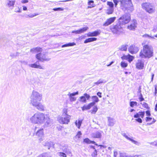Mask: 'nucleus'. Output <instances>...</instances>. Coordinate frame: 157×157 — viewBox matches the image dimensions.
I'll list each match as a JSON object with an SVG mask.
<instances>
[{
    "instance_id": "nucleus-11",
    "label": "nucleus",
    "mask_w": 157,
    "mask_h": 157,
    "mask_svg": "<svg viewBox=\"0 0 157 157\" xmlns=\"http://www.w3.org/2000/svg\"><path fill=\"white\" fill-rule=\"evenodd\" d=\"M52 120L50 118L49 116L46 115L45 118L44 120V124L43 127L44 128H47L51 126L53 124Z\"/></svg>"
},
{
    "instance_id": "nucleus-10",
    "label": "nucleus",
    "mask_w": 157,
    "mask_h": 157,
    "mask_svg": "<svg viewBox=\"0 0 157 157\" xmlns=\"http://www.w3.org/2000/svg\"><path fill=\"white\" fill-rule=\"evenodd\" d=\"M145 112L141 110L138 113H136L135 114L133 117L136 118L135 121L139 123H141L142 122V120L141 118H143L144 116Z\"/></svg>"
},
{
    "instance_id": "nucleus-61",
    "label": "nucleus",
    "mask_w": 157,
    "mask_h": 157,
    "mask_svg": "<svg viewBox=\"0 0 157 157\" xmlns=\"http://www.w3.org/2000/svg\"><path fill=\"white\" fill-rule=\"evenodd\" d=\"M86 37L85 35H82L79 37V40H81L82 39H85Z\"/></svg>"
},
{
    "instance_id": "nucleus-23",
    "label": "nucleus",
    "mask_w": 157,
    "mask_h": 157,
    "mask_svg": "<svg viewBox=\"0 0 157 157\" xmlns=\"http://www.w3.org/2000/svg\"><path fill=\"white\" fill-rule=\"evenodd\" d=\"M108 125L110 126H113L114 124V119L113 118L110 117H108Z\"/></svg>"
},
{
    "instance_id": "nucleus-33",
    "label": "nucleus",
    "mask_w": 157,
    "mask_h": 157,
    "mask_svg": "<svg viewBox=\"0 0 157 157\" xmlns=\"http://www.w3.org/2000/svg\"><path fill=\"white\" fill-rule=\"evenodd\" d=\"M90 144H95V145L96 146H99L100 147V148L103 147L104 148H105L106 147V146L103 145H98L94 141H91L90 140Z\"/></svg>"
},
{
    "instance_id": "nucleus-44",
    "label": "nucleus",
    "mask_w": 157,
    "mask_h": 157,
    "mask_svg": "<svg viewBox=\"0 0 157 157\" xmlns=\"http://www.w3.org/2000/svg\"><path fill=\"white\" fill-rule=\"evenodd\" d=\"M113 8H110L108 10H107V14H111L113 13Z\"/></svg>"
},
{
    "instance_id": "nucleus-51",
    "label": "nucleus",
    "mask_w": 157,
    "mask_h": 157,
    "mask_svg": "<svg viewBox=\"0 0 157 157\" xmlns=\"http://www.w3.org/2000/svg\"><path fill=\"white\" fill-rule=\"evenodd\" d=\"M122 135L127 140H130L131 138L128 137L125 133H122Z\"/></svg>"
},
{
    "instance_id": "nucleus-41",
    "label": "nucleus",
    "mask_w": 157,
    "mask_h": 157,
    "mask_svg": "<svg viewBox=\"0 0 157 157\" xmlns=\"http://www.w3.org/2000/svg\"><path fill=\"white\" fill-rule=\"evenodd\" d=\"M119 157H132V156L127 155L125 153H120Z\"/></svg>"
},
{
    "instance_id": "nucleus-53",
    "label": "nucleus",
    "mask_w": 157,
    "mask_h": 157,
    "mask_svg": "<svg viewBox=\"0 0 157 157\" xmlns=\"http://www.w3.org/2000/svg\"><path fill=\"white\" fill-rule=\"evenodd\" d=\"M128 55H124L121 57L122 60H127L128 59Z\"/></svg>"
},
{
    "instance_id": "nucleus-13",
    "label": "nucleus",
    "mask_w": 157,
    "mask_h": 157,
    "mask_svg": "<svg viewBox=\"0 0 157 157\" xmlns=\"http://www.w3.org/2000/svg\"><path fill=\"white\" fill-rule=\"evenodd\" d=\"M90 98V96L87 93H85L82 96L79 98L80 101L83 103H86V100H88Z\"/></svg>"
},
{
    "instance_id": "nucleus-9",
    "label": "nucleus",
    "mask_w": 157,
    "mask_h": 157,
    "mask_svg": "<svg viewBox=\"0 0 157 157\" xmlns=\"http://www.w3.org/2000/svg\"><path fill=\"white\" fill-rule=\"evenodd\" d=\"M35 57L37 59L42 62L45 61L48 62L51 59V58L47 57L45 54L42 53H39L36 54Z\"/></svg>"
},
{
    "instance_id": "nucleus-50",
    "label": "nucleus",
    "mask_w": 157,
    "mask_h": 157,
    "mask_svg": "<svg viewBox=\"0 0 157 157\" xmlns=\"http://www.w3.org/2000/svg\"><path fill=\"white\" fill-rule=\"evenodd\" d=\"M53 10L54 11H63V9L61 7H58V8H53Z\"/></svg>"
},
{
    "instance_id": "nucleus-32",
    "label": "nucleus",
    "mask_w": 157,
    "mask_h": 157,
    "mask_svg": "<svg viewBox=\"0 0 157 157\" xmlns=\"http://www.w3.org/2000/svg\"><path fill=\"white\" fill-rule=\"evenodd\" d=\"M15 1L9 0L7 3L8 6H13L15 3Z\"/></svg>"
},
{
    "instance_id": "nucleus-39",
    "label": "nucleus",
    "mask_w": 157,
    "mask_h": 157,
    "mask_svg": "<svg viewBox=\"0 0 157 157\" xmlns=\"http://www.w3.org/2000/svg\"><path fill=\"white\" fill-rule=\"evenodd\" d=\"M130 141H131L133 143L138 146H139L140 144V142H138L136 141L135 140H134L132 139V138L131 139Z\"/></svg>"
},
{
    "instance_id": "nucleus-40",
    "label": "nucleus",
    "mask_w": 157,
    "mask_h": 157,
    "mask_svg": "<svg viewBox=\"0 0 157 157\" xmlns=\"http://www.w3.org/2000/svg\"><path fill=\"white\" fill-rule=\"evenodd\" d=\"M82 133L80 131L78 132L77 135L75 136L76 138H78V139L80 138L81 136Z\"/></svg>"
},
{
    "instance_id": "nucleus-57",
    "label": "nucleus",
    "mask_w": 157,
    "mask_h": 157,
    "mask_svg": "<svg viewBox=\"0 0 157 157\" xmlns=\"http://www.w3.org/2000/svg\"><path fill=\"white\" fill-rule=\"evenodd\" d=\"M87 36L89 37V36H93V32H89L87 34Z\"/></svg>"
},
{
    "instance_id": "nucleus-12",
    "label": "nucleus",
    "mask_w": 157,
    "mask_h": 157,
    "mask_svg": "<svg viewBox=\"0 0 157 157\" xmlns=\"http://www.w3.org/2000/svg\"><path fill=\"white\" fill-rule=\"evenodd\" d=\"M139 50V48L135 45L132 44L128 48V51L131 54H133L137 53Z\"/></svg>"
},
{
    "instance_id": "nucleus-6",
    "label": "nucleus",
    "mask_w": 157,
    "mask_h": 157,
    "mask_svg": "<svg viewBox=\"0 0 157 157\" xmlns=\"http://www.w3.org/2000/svg\"><path fill=\"white\" fill-rule=\"evenodd\" d=\"M119 1L121 3V7L124 10L128 9V8L132 6L131 0H120Z\"/></svg>"
},
{
    "instance_id": "nucleus-52",
    "label": "nucleus",
    "mask_w": 157,
    "mask_h": 157,
    "mask_svg": "<svg viewBox=\"0 0 157 157\" xmlns=\"http://www.w3.org/2000/svg\"><path fill=\"white\" fill-rule=\"evenodd\" d=\"M78 91H77L76 92H74V93H72L70 94H68V95H70L71 96H74L76 95H78Z\"/></svg>"
},
{
    "instance_id": "nucleus-21",
    "label": "nucleus",
    "mask_w": 157,
    "mask_h": 157,
    "mask_svg": "<svg viewBox=\"0 0 157 157\" xmlns=\"http://www.w3.org/2000/svg\"><path fill=\"white\" fill-rule=\"evenodd\" d=\"M44 129L43 128H41L38 130L36 132V135L38 137L42 138L44 136Z\"/></svg>"
},
{
    "instance_id": "nucleus-25",
    "label": "nucleus",
    "mask_w": 157,
    "mask_h": 157,
    "mask_svg": "<svg viewBox=\"0 0 157 157\" xmlns=\"http://www.w3.org/2000/svg\"><path fill=\"white\" fill-rule=\"evenodd\" d=\"M75 45H76V44L75 42L69 43L62 45V47L63 48L69 46H73Z\"/></svg>"
},
{
    "instance_id": "nucleus-63",
    "label": "nucleus",
    "mask_w": 157,
    "mask_h": 157,
    "mask_svg": "<svg viewBox=\"0 0 157 157\" xmlns=\"http://www.w3.org/2000/svg\"><path fill=\"white\" fill-rule=\"evenodd\" d=\"M114 3L115 4V6L116 7L117 5V3L118 2V0H113Z\"/></svg>"
},
{
    "instance_id": "nucleus-27",
    "label": "nucleus",
    "mask_w": 157,
    "mask_h": 157,
    "mask_svg": "<svg viewBox=\"0 0 157 157\" xmlns=\"http://www.w3.org/2000/svg\"><path fill=\"white\" fill-rule=\"evenodd\" d=\"M62 149L63 152L67 154H70L71 153V150L70 149L66 148L65 147H63Z\"/></svg>"
},
{
    "instance_id": "nucleus-1",
    "label": "nucleus",
    "mask_w": 157,
    "mask_h": 157,
    "mask_svg": "<svg viewBox=\"0 0 157 157\" xmlns=\"http://www.w3.org/2000/svg\"><path fill=\"white\" fill-rule=\"evenodd\" d=\"M42 98V95L39 92L33 90L30 97V104L37 109L43 111L45 107L40 102Z\"/></svg>"
},
{
    "instance_id": "nucleus-4",
    "label": "nucleus",
    "mask_w": 157,
    "mask_h": 157,
    "mask_svg": "<svg viewBox=\"0 0 157 157\" xmlns=\"http://www.w3.org/2000/svg\"><path fill=\"white\" fill-rule=\"evenodd\" d=\"M67 109H63V113L62 116L59 119V122L62 124H67L70 122L71 116L67 114Z\"/></svg>"
},
{
    "instance_id": "nucleus-38",
    "label": "nucleus",
    "mask_w": 157,
    "mask_h": 157,
    "mask_svg": "<svg viewBox=\"0 0 157 157\" xmlns=\"http://www.w3.org/2000/svg\"><path fill=\"white\" fill-rule=\"evenodd\" d=\"M82 123V121L81 120H79L78 122L76 121L75 122V124L76 126L78 127V128H79L81 126V124Z\"/></svg>"
},
{
    "instance_id": "nucleus-24",
    "label": "nucleus",
    "mask_w": 157,
    "mask_h": 157,
    "mask_svg": "<svg viewBox=\"0 0 157 157\" xmlns=\"http://www.w3.org/2000/svg\"><path fill=\"white\" fill-rule=\"evenodd\" d=\"M42 50V48L40 47H36L30 49V52H41Z\"/></svg>"
},
{
    "instance_id": "nucleus-30",
    "label": "nucleus",
    "mask_w": 157,
    "mask_h": 157,
    "mask_svg": "<svg viewBox=\"0 0 157 157\" xmlns=\"http://www.w3.org/2000/svg\"><path fill=\"white\" fill-rule=\"evenodd\" d=\"M37 157H51V156L48 153H44L39 155Z\"/></svg>"
},
{
    "instance_id": "nucleus-45",
    "label": "nucleus",
    "mask_w": 157,
    "mask_h": 157,
    "mask_svg": "<svg viewBox=\"0 0 157 157\" xmlns=\"http://www.w3.org/2000/svg\"><path fill=\"white\" fill-rule=\"evenodd\" d=\"M107 4L109 6L110 8H113L114 4L112 2H107Z\"/></svg>"
},
{
    "instance_id": "nucleus-47",
    "label": "nucleus",
    "mask_w": 157,
    "mask_h": 157,
    "mask_svg": "<svg viewBox=\"0 0 157 157\" xmlns=\"http://www.w3.org/2000/svg\"><path fill=\"white\" fill-rule=\"evenodd\" d=\"M69 96L70 100L71 101H75L76 100V98L73 97L72 96H71L70 95H69Z\"/></svg>"
},
{
    "instance_id": "nucleus-28",
    "label": "nucleus",
    "mask_w": 157,
    "mask_h": 157,
    "mask_svg": "<svg viewBox=\"0 0 157 157\" xmlns=\"http://www.w3.org/2000/svg\"><path fill=\"white\" fill-rule=\"evenodd\" d=\"M136 21V20L134 21V23L131 24L129 25L128 26V28L129 29L131 30H133L135 29L136 26L135 25V23Z\"/></svg>"
},
{
    "instance_id": "nucleus-7",
    "label": "nucleus",
    "mask_w": 157,
    "mask_h": 157,
    "mask_svg": "<svg viewBox=\"0 0 157 157\" xmlns=\"http://www.w3.org/2000/svg\"><path fill=\"white\" fill-rule=\"evenodd\" d=\"M112 32L114 34L119 35L123 32L122 25L118 22L116 25L111 28Z\"/></svg>"
},
{
    "instance_id": "nucleus-46",
    "label": "nucleus",
    "mask_w": 157,
    "mask_h": 157,
    "mask_svg": "<svg viewBox=\"0 0 157 157\" xmlns=\"http://www.w3.org/2000/svg\"><path fill=\"white\" fill-rule=\"evenodd\" d=\"M97 152L96 150H94V152H93L91 154V155L92 157H95L97 155Z\"/></svg>"
},
{
    "instance_id": "nucleus-26",
    "label": "nucleus",
    "mask_w": 157,
    "mask_h": 157,
    "mask_svg": "<svg viewBox=\"0 0 157 157\" xmlns=\"http://www.w3.org/2000/svg\"><path fill=\"white\" fill-rule=\"evenodd\" d=\"M92 99H93V101L91 103H94V105L96 103L98 102L99 101L98 98L96 96H92Z\"/></svg>"
},
{
    "instance_id": "nucleus-60",
    "label": "nucleus",
    "mask_w": 157,
    "mask_h": 157,
    "mask_svg": "<svg viewBox=\"0 0 157 157\" xmlns=\"http://www.w3.org/2000/svg\"><path fill=\"white\" fill-rule=\"evenodd\" d=\"M94 1L92 0L89 1L88 2V4L89 5L92 6L94 3Z\"/></svg>"
},
{
    "instance_id": "nucleus-31",
    "label": "nucleus",
    "mask_w": 157,
    "mask_h": 157,
    "mask_svg": "<svg viewBox=\"0 0 157 157\" xmlns=\"http://www.w3.org/2000/svg\"><path fill=\"white\" fill-rule=\"evenodd\" d=\"M101 32L100 30H98L93 32V36H96L100 34Z\"/></svg>"
},
{
    "instance_id": "nucleus-55",
    "label": "nucleus",
    "mask_w": 157,
    "mask_h": 157,
    "mask_svg": "<svg viewBox=\"0 0 157 157\" xmlns=\"http://www.w3.org/2000/svg\"><path fill=\"white\" fill-rule=\"evenodd\" d=\"M149 144H150L154 146L157 145V140L153 142H149Z\"/></svg>"
},
{
    "instance_id": "nucleus-2",
    "label": "nucleus",
    "mask_w": 157,
    "mask_h": 157,
    "mask_svg": "<svg viewBox=\"0 0 157 157\" xmlns=\"http://www.w3.org/2000/svg\"><path fill=\"white\" fill-rule=\"evenodd\" d=\"M46 115L42 113H36L30 118V121L33 124H42L44 123V120Z\"/></svg>"
},
{
    "instance_id": "nucleus-62",
    "label": "nucleus",
    "mask_w": 157,
    "mask_h": 157,
    "mask_svg": "<svg viewBox=\"0 0 157 157\" xmlns=\"http://www.w3.org/2000/svg\"><path fill=\"white\" fill-rule=\"evenodd\" d=\"M141 88L140 86H139V89H138V91H137V94H138V95H139V94H140H140H141Z\"/></svg>"
},
{
    "instance_id": "nucleus-54",
    "label": "nucleus",
    "mask_w": 157,
    "mask_h": 157,
    "mask_svg": "<svg viewBox=\"0 0 157 157\" xmlns=\"http://www.w3.org/2000/svg\"><path fill=\"white\" fill-rule=\"evenodd\" d=\"M139 99L140 100V101H142L144 100V98H143V95L142 94H140V95Z\"/></svg>"
},
{
    "instance_id": "nucleus-34",
    "label": "nucleus",
    "mask_w": 157,
    "mask_h": 157,
    "mask_svg": "<svg viewBox=\"0 0 157 157\" xmlns=\"http://www.w3.org/2000/svg\"><path fill=\"white\" fill-rule=\"evenodd\" d=\"M130 105L132 107H134V106H138L137 103L136 101H131L130 102Z\"/></svg>"
},
{
    "instance_id": "nucleus-18",
    "label": "nucleus",
    "mask_w": 157,
    "mask_h": 157,
    "mask_svg": "<svg viewBox=\"0 0 157 157\" xmlns=\"http://www.w3.org/2000/svg\"><path fill=\"white\" fill-rule=\"evenodd\" d=\"M37 63H39V62L38 61L34 63L29 64L28 65L29 67L32 68H39L42 69H44L40 65L37 64Z\"/></svg>"
},
{
    "instance_id": "nucleus-56",
    "label": "nucleus",
    "mask_w": 157,
    "mask_h": 157,
    "mask_svg": "<svg viewBox=\"0 0 157 157\" xmlns=\"http://www.w3.org/2000/svg\"><path fill=\"white\" fill-rule=\"evenodd\" d=\"M146 122H149L152 120V118L149 117H147L146 118Z\"/></svg>"
},
{
    "instance_id": "nucleus-58",
    "label": "nucleus",
    "mask_w": 157,
    "mask_h": 157,
    "mask_svg": "<svg viewBox=\"0 0 157 157\" xmlns=\"http://www.w3.org/2000/svg\"><path fill=\"white\" fill-rule=\"evenodd\" d=\"M146 115L147 116H149L151 115L150 111L149 110H147L146 111Z\"/></svg>"
},
{
    "instance_id": "nucleus-20",
    "label": "nucleus",
    "mask_w": 157,
    "mask_h": 157,
    "mask_svg": "<svg viewBox=\"0 0 157 157\" xmlns=\"http://www.w3.org/2000/svg\"><path fill=\"white\" fill-rule=\"evenodd\" d=\"M94 105V103L91 102L89 104L87 105H84V106L82 107V111L89 109L92 107Z\"/></svg>"
},
{
    "instance_id": "nucleus-36",
    "label": "nucleus",
    "mask_w": 157,
    "mask_h": 157,
    "mask_svg": "<svg viewBox=\"0 0 157 157\" xmlns=\"http://www.w3.org/2000/svg\"><path fill=\"white\" fill-rule=\"evenodd\" d=\"M134 58V56L131 55L129 54H128V57L127 60L129 63H131L132 61Z\"/></svg>"
},
{
    "instance_id": "nucleus-15",
    "label": "nucleus",
    "mask_w": 157,
    "mask_h": 157,
    "mask_svg": "<svg viewBox=\"0 0 157 157\" xmlns=\"http://www.w3.org/2000/svg\"><path fill=\"white\" fill-rule=\"evenodd\" d=\"M88 29L87 27H84L78 30H73L72 31L71 33L76 34H80L86 31Z\"/></svg>"
},
{
    "instance_id": "nucleus-17",
    "label": "nucleus",
    "mask_w": 157,
    "mask_h": 157,
    "mask_svg": "<svg viewBox=\"0 0 157 157\" xmlns=\"http://www.w3.org/2000/svg\"><path fill=\"white\" fill-rule=\"evenodd\" d=\"M103 132L102 131H98L93 133L92 134V136L94 138H101L102 136L101 133Z\"/></svg>"
},
{
    "instance_id": "nucleus-42",
    "label": "nucleus",
    "mask_w": 157,
    "mask_h": 157,
    "mask_svg": "<svg viewBox=\"0 0 157 157\" xmlns=\"http://www.w3.org/2000/svg\"><path fill=\"white\" fill-rule=\"evenodd\" d=\"M141 104L143 106L144 108L147 109H150V107L148 106V104L147 103L144 102L143 104L142 103H141Z\"/></svg>"
},
{
    "instance_id": "nucleus-49",
    "label": "nucleus",
    "mask_w": 157,
    "mask_h": 157,
    "mask_svg": "<svg viewBox=\"0 0 157 157\" xmlns=\"http://www.w3.org/2000/svg\"><path fill=\"white\" fill-rule=\"evenodd\" d=\"M90 140L88 138L83 139V142L88 144H90Z\"/></svg>"
},
{
    "instance_id": "nucleus-5",
    "label": "nucleus",
    "mask_w": 157,
    "mask_h": 157,
    "mask_svg": "<svg viewBox=\"0 0 157 157\" xmlns=\"http://www.w3.org/2000/svg\"><path fill=\"white\" fill-rule=\"evenodd\" d=\"M130 19V15L129 13H125L119 18L118 22L122 26L128 23Z\"/></svg>"
},
{
    "instance_id": "nucleus-14",
    "label": "nucleus",
    "mask_w": 157,
    "mask_h": 157,
    "mask_svg": "<svg viewBox=\"0 0 157 157\" xmlns=\"http://www.w3.org/2000/svg\"><path fill=\"white\" fill-rule=\"evenodd\" d=\"M116 19V17H113L108 19L104 23L103 25L104 26H108L113 23Z\"/></svg>"
},
{
    "instance_id": "nucleus-43",
    "label": "nucleus",
    "mask_w": 157,
    "mask_h": 157,
    "mask_svg": "<svg viewBox=\"0 0 157 157\" xmlns=\"http://www.w3.org/2000/svg\"><path fill=\"white\" fill-rule=\"evenodd\" d=\"M105 82H104V80L101 79H100L98 81L95 82L94 84L98 85L99 84L105 83Z\"/></svg>"
},
{
    "instance_id": "nucleus-19",
    "label": "nucleus",
    "mask_w": 157,
    "mask_h": 157,
    "mask_svg": "<svg viewBox=\"0 0 157 157\" xmlns=\"http://www.w3.org/2000/svg\"><path fill=\"white\" fill-rule=\"evenodd\" d=\"M54 144L53 142L51 141L49 142H46L45 143L44 146L46 148H48V149H50V148H54Z\"/></svg>"
},
{
    "instance_id": "nucleus-48",
    "label": "nucleus",
    "mask_w": 157,
    "mask_h": 157,
    "mask_svg": "<svg viewBox=\"0 0 157 157\" xmlns=\"http://www.w3.org/2000/svg\"><path fill=\"white\" fill-rule=\"evenodd\" d=\"M59 155L60 157H67V155L64 152H60L59 153Z\"/></svg>"
},
{
    "instance_id": "nucleus-8",
    "label": "nucleus",
    "mask_w": 157,
    "mask_h": 157,
    "mask_svg": "<svg viewBox=\"0 0 157 157\" xmlns=\"http://www.w3.org/2000/svg\"><path fill=\"white\" fill-rule=\"evenodd\" d=\"M143 8L149 13H152L155 12V9L153 6L150 3L148 2L143 3L142 4Z\"/></svg>"
},
{
    "instance_id": "nucleus-16",
    "label": "nucleus",
    "mask_w": 157,
    "mask_h": 157,
    "mask_svg": "<svg viewBox=\"0 0 157 157\" xmlns=\"http://www.w3.org/2000/svg\"><path fill=\"white\" fill-rule=\"evenodd\" d=\"M136 67L139 69H142L144 67V63L142 60H138L136 64Z\"/></svg>"
},
{
    "instance_id": "nucleus-64",
    "label": "nucleus",
    "mask_w": 157,
    "mask_h": 157,
    "mask_svg": "<svg viewBox=\"0 0 157 157\" xmlns=\"http://www.w3.org/2000/svg\"><path fill=\"white\" fill-rule=\"evenodd\" d=\"M29 1L28 0H22L21 2L22 3H25L28 2Z\"/></svg>"
},
{
    "instance_id": "nucleus-29",
    "label": "nucleus",
    "mask_w": 157,
    "mask_h": 157,
    "mask_svg": "<svg viewBox=\"0 0 157 157\" xmlns=\"http://www.w3.org/2000/svg\"><path fill=\"white\" fill-rule=\"evenodd\" d=\"M127 44L123 45L120 48V49L122 51H126L127 49Z\"/></svg>"
},
{
    "instance_id": "nucleus-37",
    "label": "nucleus",
    "mask_w": 157,
    "mask_h": 157,
    "mask_svg": "<svg viewBox=\"0 0 157 157\" xmlns=\"http://www.w3.org/2000/svg\"><path fill=\"white\" fill-rule=\"evenodd\" d=\"M128 63L124 61H122L121 63V66L122 68H125L127 67Z\"/></svg>"
},
{
    "instance_id": "nucleus-35",
    "label": "nucleus",
    "mask_w": 157,
    "mask_h": 157,
    "mask_svg": "<svg viewBox=\"0 0 157 157\" xmlns=\"http://www.w3.org/2000/svg\"><path fill=\"white\" fill-rule=\"evenodd\" d=\"M98 108L97 106H95L93 107L92 109L90 111L91 112V113L95 114L98 111Z\"/></svg>"
},
{
    "instance_id": "nucleus-3",
    "label": "nucleus",
    "mask_w": 157,
    "mask_h": 157,
    "mask_svg": "<svg viewBox=\"0 0 157 157\" xmlns=\"http://www.w3.org/2000/svg\"><path fill=\"white\" fill-rule=\"evenodd\" d=\"M153 55L152 47L148 45H145L143 46V50H141L140 53V56L141 58H149Z\"/></svg>"
},
{
    "instance_id": "nucleus-22",
    "label": "nucleus",
    "mask_w": 157,
    "mask_h": 157,
    "mask_svg": "<svg viewBox=\"0 0 157 157\" xmlns=\"http://www.w3.org/2000/svg\"><path fill=\"white\" fill-rule=\"evenodd\" d=\"M97 40V38L95 37H90L89 38L86 39L84 41V43L85 44H86L88 43L93 42L96 41Z\"/></svg>"
},
{
    "instance_id": "nucleus-59",
    "label": "nucleus",
    "mask_w": 157,
    "mask_h": 157,
    "mask_svg": "<svg viewBox=\"0 0 157 157\" xmlns=\"http://www.w3.org/2000/svg\"><path fill=\"white\" fill-rule=\"evenodd\" d=\"M20 62L23 64L25 65H27L28 64V62L25 61H21Z\"/></svg>"
}]
</instances>
